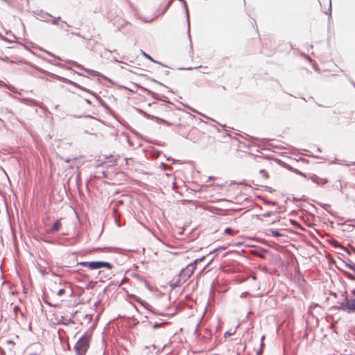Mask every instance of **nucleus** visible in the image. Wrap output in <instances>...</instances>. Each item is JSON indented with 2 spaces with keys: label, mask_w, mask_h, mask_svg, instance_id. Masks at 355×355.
<instances>
[{
  "label": "nucleus",
  "mask_w": 355,
  "mask_h": 355,
  "mask_svg": "<svg viewBox=\"0 0 355 355\" xmlns=\"http://www.w3.org/2000/svg\"><path fill=\"white\" fill-rule=\"evenodd\" d=\"M347 275L350 279L355 281V276L354 275L350 273H347Z\"/></svg>",
  "instance_id": "10"
},
{
  "label": "nucleus",
  "mask_w": 355,
  "mask_h": 355,
  "mask_svg": "<svg viewBox=\"0 0 355 355\" xmlns=\"http://www.w3.org/2000/svg\"><path fill=\"white\" fill-rule=\"evenodd\" d=\"M67 288H69L68 285L60 288L57 284H55L51 289V292L53 296L62 297L65 294Z\"/></svg>",
  "instance_id": "5"
},
{
  "label": "nucleus",
  "mask_w": 355,
  "mask_h": 355,
  "mask_svg": "<svg viewBox=\"0 0 355 355\" xmlns=\"http://www.w3.org/2000/svg\"><path fill=\"white\" fill-rule=\"evenodd\" d=\"M91 336L88 335L83 336L76 343L74 349L76 355H85L90 344Z\"/></svg>",
  "instance_id": "2"
},
{
  "label": "nucleus",
  "mask_w": 355,
  "mask_h": 355,
  "mask_svg": "<svg viewBox=\"0 0 355 355\" xmlns=\"http://www.w3.org/2000/svg\"><path fill=\"white\" fill-rule=\"evenodd\" d=\"M145 55L146 56V58H149V59L152 60V58H151L149 55H148L147 54H145Z\"/></svg>",
  "instance_id": "12"
},
{
  "label": "nucleus",
  "mask_w": 355,
  "mask_h": 355,
  "mask_svg": "<svg viewBox=\"0 0 355 355\" xmlns=\"http://www.w3.org/2000/svg\"><path fill=\"white\" fill-rule=\"evenodd\" d=\"M81 277H84L85 278V282H87L89 283H91L92 282V280L90 279L88 275H85V276H83V275L82 274V272H80V270H78V272H77V279H80Z\"/></svg>",
  "instance_id": "8"
},
{
  "label": "nucleus",
  "mask_w": 355,
  "mask_h": 355,
  "mask_svg": "<svg viewBox=\"0 0 355 355\" xmlns=\"http://www.w3.org/2000/svg\"><path fill=\"white\" fill-rule=\"evenodd\" d=\"M205 259V257L196 259L193 262L188 264L186 268H183L180 271L178 279L173 283V286L179 287L182 286L193 274L196 268V265L202 262Z\"/></svg>",
  "instance_id": "1"
},
{
  "label": "nucleus",
  "mask_w": 355,
  "mask_h": 355,
  "mask_svg": "<svg viewBox=\"0 0 355 355\" xmlns=\"http://www.w3.org/2000/svg\"><path fill=\"white\" fill-rule=\"evenodd\" d=\"M345 307L348 313L355 312V297L347 299L345 304Z\"/></svg>",
  "instance_id": "6"
},
{
  "label": "nucleus",
  "mask_w": 355,
  "mask_h": 355,
  "mask_svg": "<svg viewBox=\"0 0 355 355\" xmlns=\"http://www.w3.org/2000/svg\"><path fill=\"white\" fill-rule=\"evenodd\" d=\"M277 165L268 162L263 168L259 170L258 178L261 182H266L270 178L269 173H277Z\"/></svg>",
  "instance_id": "3"
},
{
  "label": "nucleus",
  "mask_w": 355,
  "mask_h": 355,
  "mask_svg": "<svg viewBox=\"0 0 355 355\" xmlns=\"http://www.w3.org/2000/svg\"><path fill=\"white\" fill-rule=\"evenodd\" d=\"M225 233L228 234H232V232H233V230L230 227H227L225 230Z\"/></svg>",
  "instance_id": "9"
},
{
  "label": "nucleus",
  "mask_w": 355,
  "mask_h": 355,
  "mask_svg": "<svg viewBox=\"0 0 355 355\" xmlns=\"http://www.w3.org/2000/svg\"><path fill=\"white\" fill-rule=\"evenodd\" d=\"M78 265L87 267L91 270H96L101 268H105L108 270H112V266L110 263L105 261H81L78 262Z\"/></svg>",
  "instance_id": "4"
},
{
  "label": "nucleus",
  "mask_w": 355,
  "mask_h": 355,
  "mask_svg": "<svg viewBox=\"0 0 355 355\" xmlns=\"http://www.w3.org/2000/svg\"><path fill=\"white\" fill-rule=\"evenodd\" d=\"M13 310H14V312H15L16 314L17 313V311H20L19 308L18 306H15L14 307V309H13Z\"/></svg>",
  "instance_id": "11"
},
{
  "label": "nucleus",
  "mask_w": 355,
  "mask_h": 355,
  "mask_svg": "<svg viewBox=\"0 0 355 355\" xmlns=\"http://www.w3.org/2000/svg\"><path fill=\"white\" fill-rule=\"evenodd\" d=\"M62 227V223L60 220H58L55 222L53 227L49 230V233L53 234L60 230Z\"/></svg>",
  "instance_id": "7"
}]
</instances>
